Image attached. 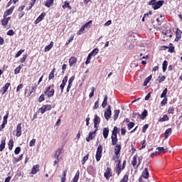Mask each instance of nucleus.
<instances>
[{"label":"nucleus","mask_w":182,"mask_h":182,"mask_svg":"<svg viewBox=\"0 0 182 182\" xmlns=\"http://www.w3.org/2000/svg\"><path fill=\"white\" fill-rule=\"evenodd\" d=\"M23 52H25V50H20L19 51H18V53L16 54L15 58H19V56L21 55H22V53H23Z\"/></svg>","instance_id":"52"},{"label":"nucleus","mask_w":182,"mask_h":182,"mask_svg":"<svg viewBox=\"0 0 182 182\" xmlns=\"http://www.w3.org/2000/svg\"><path fill=\"white\" fill-rule=\"evenodd\" d=\"M36 2V0H31L30 1V4H28V6L26 9V11H31V9H32V7L33 6V5H35Z\"/></svg>","instance_id":"24"},{"label":"nucleus","mask_w":182,"mask_h":182,"mask_svg":"<svg viewBox=\"0 0 182 182\" xmlns=\"http://www.w3.org/2000/svg\"><path fill=\"white\" fill-rule=\"evenodd\" d=\"M99 109V100L96 101L93 107L94 110H97Z\"/></svg>","instance_id":"55"},{"label":"nucleus","mask_w":182,"mask_h":182,"mask_svg":"<svg viewBox=\"0 0 182 182\" xmlns=\"http://www.w3.org/2000/svg\"><path fill=\"white\" fill-rule=\"evenodd\" d=\"M161 106H165L167 105V97L164 98V100L161 102Z\"/></svg>","instance_id":"59"},{"label":"nucleus","mask_w":182,"mask_h":182,"mask_svg":"<svg viewBox=\"0 0 182 182\" xmlns=\"http://www.w3.org/2000/svg\"><path fill=\"white\" fill-rule=\"evenodd\" d=\"M9 116V113H6V115L4 117V122L3 124H1L2 129L5 127V125L8 123V117Z\"/></svg>","instance_id":"16"},{"label":"nucleus","mask_w":182,"mask_h":182,"mask_svg":"<svg viewBox=\"0 0 182 182\" xmlns=\"http://www.w3.org/2000/svg\"><path fill=\"white\" fill-rule=\"evenodd\" d=\"M49 110H52V105H43L42 107H41L38 109V112H41L42 114L45 113L46 112H49Z\"/></svg>","instance_id":"4"},{"label":"nucleus","mask_w":182,"mask_h":182,"mask_svg":"<svg viewBox=\"0 0 182 182\" xmlns=\"http://www.w3.org/2000/svg\"><path fill=\"white\" fill-rule=\"evenodd\" d=\"M118 133H120V129H119L117 127H114V129L112 130V136H117Z\"/></svg>","instance_id":"22"},{"label":"nucleus","mask_w":182,"mask_h":182,"mask_svg":"<svg viewBox=\"0 0 182 182\" xmlns=\"http://www.w3.org/2000/svg\"><path fill=\"white\" fill-rule=\"evenodd\" d=\"M171 134V128H169L165 132V139H168V136Z\"/></svg>","instance_id":"36"},{"label":"nucleus","mask_w":182,"mask_h":182,"mask_svg":"<svg viewBox=\"0 0 182 182\" xmlns=\"http://www.w3.org/2000/svg\"><path fill=\"white\" fill-rule=\"evenodd\" d=\"M63 8L65 9V8H68V9H72V6L69 5V3L65 1V5L63 6Z\"/></svg>","instance_id":"54"},{"label":"nucleus","mask_w":182,"mask_h":182,"mask_svg":"<svg viewBox=\"0 0 182 182\" xmlns=\"http://www.w3.org/2000/svg\"><path fill=\"white\" fill-rule=\"evenodd\" d=\"M26 58H28V56L26 55H23V58H21L20 59L21 63H23V62H25V60H26Z\"/></svg>","instance_id":"60"},{"label":"nucleus","mask_w":182,"mask_h":182,"mask_svg":"<svg viewBox=\"0 0 182 182\" xmlns=\"http://www.w3.org/2000/svg\"><path fill=\"white\" fill-rule=\"evenodd\" d=\"M99 123H100V117H99L97 115H95L94 118V127L97 128Z\"/></svg>","instance_id":"17"},{"label":"nucleus","mask_w":182,"mask_h":182,"mask_svg":"<svg viewBox=\"0 0 182 182\" xmlns=\"http://www.w3.org/2000/svg\"><path fill=\"white\" fill-rule=\"evenodd\" d=\"M56 71L55 68H53V70L50 72L48 79L50 80V79H53L55 77V72Z\"/></svg>","instance_id":"35"},{"label":"nucleus","mask_w":182,"mask_h":182,"mask_svg":"<svg viewBox=\"0 0 182 182\" xmlns=\"http://www.w3.org/2000/svg\"><path fill=\"white\" fill-rule=\"evenodd\" d=\"M142 177L146 179L149 178V170L147 168H145L142 172Z\"/></svg>","instance_id":"21"},{"label":"nucleus","mask_w":182,"mask_h":182,"mask_svg":"<svg viewBox=\"0 0 182 182\" xmlns=\"http://www.w3.org/2000/svg\"><path fill=\"white\" fill-rule=\"evenodd\" d=\"M10 85H11V84L7 82L4 85V87H2V89H1V94L2 95H5V93H6V91L8 90Z\"/></svg>","instance_id":"19"},{"label":"nucleus","mask_w":182,"mask_h":182,"mask_svg":"<svg viewBox=\"0 0 182 182\" xmlns=\"http://www.w3.org/2000/svg\"><path fill=\"white\" fill-rule=\"evenodd\" d=\"M43 100H45V95L42 94L38 98V102L39 103H42Z\"/></svg>","instance_id":"51"},{"label":"nucleus","mask_w":182,"mask_h":182,"mask_svg":"<svg viewBox=\"0 0 182 182\" xmlns=\"http://www.w3.org/2000/svg\"><path fill=\"white\" fill-rule=\"evenodd\" d=\"M22 68V67H21V65H19L18 67H17L15 70H14V73L15 75H18V73H19V72H21V69Z\"/></svg>","instance_id":"50"},{"label":"nucleus","mask_w":182,"mask_h":182,"mask_svg":"<svg viewBox=\"0 0 182 182\" xmlns=\"http://www.w3.org/2000/svg\"><path fill=\"white\" fill-rule=\"evenodd\" d=\"M13 147H14V140L11 139L9 141V150H12Z\"/></svg>","instance_id":"47"},{"label":"nucleus","mask_w":182,"mask_h":182,"mask_svg":"<svg viewBox=\"0 0 182 182\" xmlns=\"http://www.w3.org/2000/svg\"><path fill=\"white\" fill-rule=\"evenodd\" d=\"M151 75H149L148 77H146L144 82L143 86H147V84H149L150 80H151Z\"/></svg>","instance_id":"31"},{"label":"nucleus","mask_w":182,"mask_h":182,"mask_svg":"<svg viewBox=\"0 0 182 182\" xmlns=\"http://www.w3.org/2000/svg\"><path fill=\"white\" fill-rule=\"evenodd\" d=\"M14 153L15 154H19V153H21V147L18 146L16 148V149L14 150Z\"/></svg>","instance_id":"61"},{"label":"nucleus","mask_w":182,"mask_h":182,"mask_svg":"<svg viewBox=\"0 0 182 182\" xmlns=\"http://www.w3.org/2000/svg\"><path fill=\"white\" fill-rule=\"evenodd\" d=\"M105 117L106 120H109V119H110V117H112V108H111L110 105L107 106V109L105 112Z\"/></svg>","instance_id":"6"},{"label":"nucleus","mask_w":182,"mask_h":182,"mask_svg":"<svg viewBox=\"0 0 182 182\" xmlns=\"http://www.w3.org/2000/svg\"><path fill=\"white\" fill-rule=\"evenodd\" d=\"M7 35H9V36H14V35H15V31H14V30H9L7 32Z\"/></svg>","instance_id":"58"},{"label":"nucleus","mask_w":182,"mask_h":182,"mask_svg":"<svg viewBox=\"0 0 182 182\" xmlns=\"http://www.w3.org/2000/svg\"><path fill=\"white\" fill-rule=\"evenodd\" d=\"M36 143V139H33L30 142H29V146L30 147H33Z\"/></svg>","instance_id":"48"},{"label":"nucleus","mask_w":182,"mask_h":182,"mask_svg":"<svg viewBox=\"0 0 182 182\" xmlns=\"http://www.w3.org/2000/svg\"><path fill=\"white\" fill-rule=\"evenodd\" d=\"M77 63V59L75 57H70V58L69 59V65L70 66V68L75 66V63Z\"/></svg>","instance_id":"10"},{"label":"nucleus","mask_w":182,"mask_h":182,"mask_svg":"<svg viewBox=\"0 0 182 182\" xmlns=\"http://www.w3.org/2000/svg\"><path fill=\"white\" fill-rule=\"evenodd\" d=\"M79 176H80V172L79 171H77L75 173V177L73 178V182H77V180H79Z\"/></svg>","instance_id":"37"},{"label":"nucleus","mask_w":182,"mask_h":182,"mask_svg":"<svg viewBox=\"0 0 182 182\" xmlns=\"http://www.w3.org/2000/svg\"><path fill=\"white\" fill-rule=\"evenodd\" d=\"M66 83H68V76H65L62 83L60 86V89H61V93H63V90L65 89V86L66 85Z\"/></svg>","instance_id":"8"},{"label":"nucleus","mask_w":182,"mask_h":182,"mask_svg":"<svg viewBox=\"0 0 182 182\" xmlns=\"http://www.w3.org/2000/svg\"><path fill=\"white\" fill-rule=\"evenodd\" d=\"M104 176L106 178H110V177H112V170L109 168H107Z\"/></svg>","instance_id":"15"},{"label":"nucleus","mask_w":182,"mask_h":182,"mask_svg":"<svg viewBox=\"0 0 182 182\" xmlns=\"http://www.w3.org/2000/svg\"><path fill=\"white\" fill-rule=\"evenodd\" d=\"M89 160V154H87L85 156L83 157L82 160L81 161L82 164H85L86 161Z\"/></svg>","instance_id":"42"},{"label":"nucleus","mask_w":182,"mask_h":182,"mask_svg":"<svg viewBox=\"0 0 182 182\" xmlns=\"http://www.w3.org/2000/svg\"><path fill=\"white\" fill-rule=\"evenodd\" d=\"M92 21H89L87 23L84 24L82 26L85 27V29H90V26H92Z\"/></svg>","instance_id":"38"},{"label":"nucleus","mask_w":182,"mask_h":182,"mask_svg":"<svg viewBox=\"0 0 182 182\" xmlns=\"http://www.w3.org/2000/svg\"><path fill=\"white\" fill-rule=\"evenodd\" d=\"M117 164L116 165L115 167V171L116 173H117L118 176L119 174H120V173H122V170H124V165L126 164V161H124L123 162V165L121 166H120V162H117Z\"/></svg>","instance_id":"5"},{"label":"nucleus","mask_w":182,"mask_h":182,"mask_svg":"<svg viewBox=\"0 0 182 182\" xmlns=\"http://www.w3.org/2000/svg\"><path fill=\"white\" fill-rule=\"evenodd\" d=\"M38 171H39V165H35L33 166L31 173L36 174V173H38Z\"/></svg>","instance_id":"18"},{"label":"nucleus","mask_w":182,"mask_h":182,"mask_svg":"<svg viewBox=\"0 0 182 182\" xmlns=\"http://www.w3.org/2000/svg\"><path fill=\"white\" fill-rule=\"evenodd\" d=\"M102 150H103V147L102 146V145H99L97 149V152L95 156L97 161H100V159L102 158Z\"/></svg>","instance_id":"3"},{"label":"nucleus","mask_w":182,"mask_h":182,"mask_svg":"<svg viewBox=\"0 0 182 182\" xmlns=\"http://www.w3.org/2000/svg\"><path fill=\"white\" fill-rule=\"evenodd\" d=\"M94 95H95V87H92L91 88V92L89 95V97H93Z\"/></svg>","instance_id":"56"},{"label":"nucleus","mask_w":182,"mask_h":182,"mask_svg":"<svg viewBox=\"0 0 182 182\" xmlns=\"http://www.w3.org/2000/svg\"><path fill=\"white\" fill-rule=\"evenodd\" d=\"M171 31L168 30L165 33V35H166V36H169V38H171L173 36V34H171Z\"/></svg>","instance_id":"62"},{"label":"nucleus","mask_w":182,"mask_h":182,"mask_svg":"<svg viewBox=\"0 0 182 182\" xmlns=\"http://www.w3.org/2000/svg\"><path fill=\"white\" fill-rule=\"evenodd\" d=\"M53 1L55 0H47L46 2V6H47V8H50V6H53Z\"/></svg>","instance_id":"28"},{"label":"nucleus","mask_w":182,"mask_h":182,"mask_svg":"<svg viewBox=\"0 0 182 182\" xmlns=\"http://www.w3.org/2000/svg\"><path fill=\"white\" fill-rule=\"evenodd\" d=\"M22 157H23V154H21L18 158H14L13 163H14V164H16L18 161H21V160H22Z\"/></svg>","instance_id":"29"},{"label":"nucleus","mask_w":182,"mask_h":182,"mask_svg":"<svg viewBox=\"0 0 182 182\" xmlns=\"http://www.w3.org/2000/svg\"><path fill=\"white\" fill-rule=\"evenodd\" d=\"M168 113L169 114H173V113H174V107H170L168 109Z\"/></svg>","instance_id":"53"},{"label":"nucleus","mask_w":182,"mask_h":182,"mask_svg":"<svg viewBox=\"0 0 182 182\" xmlns=\"http://www.w3.org/2000/svg\"><path fill=\"white\" fill-rule=\"evenodd\" d=\"M167 92H168V90H167V88H165L162 92V94L161 95V97L163 98H166L167 96Z\"/></svg>","instance_id":"41"},{"label":"nucleus","mask_w":182,"mask_h":182,"mask_svg":"<svg viewBox=\"0 0 182 182\" xmlns=\"http://www.w3.org/2000/svg\"><path fill=\"white\" fill-rule=\"evenodd\" d=\"M53 48V42L51 41L48 46H46L44 49V52H49L50 49Z\"/></svg>","instance_id":"23"},{"label":"nucleus","mask_w":182,"mask_h":182,"mask_svg":"<svg viewBox=\"0 0 182 182\" xmlns=\"http://www.w3.org/2000/svg\"><path fill=\"white\" fill-rule=\"evenodd\" d=\"M107 106V95H105L104 100L102 104L103 109Z\"/></svg>","instance_id":"30"},{"label":"nucleus","mask_w":182,"mask_h":182,"mask_svg":"<svg viewBox=\"0 0 182 182\" xmlns=\"http://www.w3.org/2000/svg\"><path fill=\"white\" fill-rule=\"evenodd\" d=\"M111 139H112V146L116 145L117 144V136L112 135Z\"/></svg>","instance_id":"32"},{"label":"nucleus","mask_w":182,"mask_h":182,"mask_svg":"<svg viewBox=\"0 0 182 182\" xmlns=\"http://www.w3.org/2000/svg\"><path fill=\"white\" fill-rule=\"evenodd\" d=\"M147 129H149V124H145L142 128L143 133H146V130H147Z\"/></svg>","instance_id":"63"},{"label":"nucleus","mask_w":182,"mask_h":182,"mask_svg":"<svg viewBox=\"0 0 182 182\" xmlns=\"http://www.w3.org/2000/svg\"><path fill=\"white\" fill-rule=\"evenodd\" d=\"M102 134H103L105 139L108 137V136H109V128H104Z\"/></svg>","instance_id":"27"},{"label":"nucleus","mask_w":182,"mask_h":182,"mask_svg":"<svg viewBox=\"0 0 182 182\" xmlns=\"http://www.w3.org/2000/svg\"><path fill=\"white\" fill-rule=\"evenodd\" d=\"M85 31H86V28L84 27V26H82L81 28L77 33V35H82V33H85Z\"/></svg>","instance_id":"43"},{"label":"nucleus","mask_w":182,"mask_h":182,"mask_svg":"<svg viewBox=\"0 0 182 182\" xmlns=\"http://www.w3.org/2000/svg\"><path fill=\"white\" fill-rule=\"evenodd\" d=\"M22 87H23V84H21V85H18V87L16 88V92H19V90L22 89Z\"/></svg>","instance_id":"64"},{"label":"nucleus","mask_w":182,"mask_h":182,"mask_svg":"<svg viewBox=\"0 0 182 182\" xmlns=\"http://www.w3.org/2000/svg\"><path fill=\"white\" fill-rule=\"evenodd\" d=\"M97 53H99V50L98 48H95L89 55H91V56H96Z\"/></svg>","instance_id":"40"},{"label":"nucleus","mask_w":182,"mask_h":182,"mask_svg":"<svg viewBox=\"0 0 182 182\" xmlns=\"http://www.w3.org/2000/svg\"><path fill=\"white\" fill-rule=\"evenodd\" d=\"M132 166H134V167H139V166H140V159H139V163L137 164V155H134L133 157V161L132 162Z\"/></svg>","instance_id":"12"},{"label":"nucleus","mask_w":182,"mask_h":182,"mask_svg":"<svg viewBox=\"0 0 182 182\" xmlns=\"http://www.w3.org/2000/svg\"><path fill=\"white\" fill-rule=\"evenodd\" d=\"M167 60H164V63H163V67H162V69H163V72H166V69H167Z\"/></svg>","instance_id":"45"},{"label":"nucleus","mask_w":182,"mask_h":182,"mask_svg":"<svg viewBox=\"0 0 182 182\" xmlns=\"http://www.w3.org/2000/svg\"><path fill=\"white\" fill-rule=\"evenodd\" d=\"M120 150H122V146L120 145H117L114 147V154L113 157V160H114L115 163H120V160L119 158L120 157Z\"/></svg>","instance_id":"2"},{"label":"nucleus","mask_w":182,"mask_h":182,"mask_svg":"<svg viewBox=\"0 0 182 182\" xmlns=\"http://www.w3.org/2000/svg\"><path fill=\"white\" fill-rule=\"evenodd\" d=\"M147 114H148V112L146 111V109H144L141 114V119L142 120H144L146 117H147Z\"/></svg>","instance_id":"33"},{"label":"nucleus","mask_w":182,"mask_h":182,"mask_svg":"<svg viewBox=\"0 0 182 182\" xmlns=\"http://www.w3.org/2000/svg\"><path fill=\"white\" fill-rule=\"evenodd\" d=\"M164 1L151 0L149 1V5H151L154 9H159L163 6Z\"/></svg>","instance_id":"1"},{"label":"nucleus","mask_w":182,"mask_h":182,"mask_svg":"<svg viewBox=\"0 0 182 182\" xmlns=\"http://www.w3.org/2000/svg\"><path fill=\"white\" fill-rule=\"evenodd\" d=\"M127 127H128V130H132V129H133V127H134V122H129L127 124Z\"/></svg>","instance_id":"49"},{"label":"nucleus","mask_w":182,"mask_h":182,"mask_svg":"<svg viewBox=\"0 0 182 182\" xmlns=\"http://www.w3.org/2000/svg\"><path fill=\"white\" fill-rule=\"evenodd\" d=\"M92 54H89L87 58V60L85 61V65H89V63H90V60L92 59Z\"/></svg>","instance_id":"46"},{"label":"nucleus","mask_w":182,"mask_h":182,"mask_svg":"<svg viewBox=\"0 0 182 182\" xmlns=\"http://www.w3.org/2000/svg\"><path fill=\"white\" fill-rule=\"evenodd\" d=\"M14 9H15V6H12L9 9L6 10L4 12V18H6V16H9V15H12V13L14 12Z\"/></svg>","instance_id":"11"},{"label":"nucleus","mask_w":182,"mask_h":182,"mask_svg":"<svg viewBox=\"0 0 182 182\" xmlns=\"http://www.w3.org/2000/svg\"><path fill=\"white\" fill-rule=\"evenodd\" d=\"M181 34L182 32L180 31V29H177L176 32V37L175 38L176 42H178L180 39H181Z\"/></svg>","instance_id":"14"},{"label":"nucleus","mask_w":182,"mask_h":182,"mask_svg":"<svg viewBox=\"0 0 182 182\" xmlns=\"http://www.w3.org/2000/svg\"><path fill=\"white\" fill-rule=\"evenodd\" d=\"M53 95H55V90L52 89L48 92L47 96L48 97H52Z\"/></svg>","instance_id":"44"},{"label":"nucleus","mask_w":182,"mask_h":182,"mask_svg":"<svg viewBox=\"0 0 182 182\" xmlns=\"http://www.w3.org/2000/svg\"><path fill=\"white\" fill-rule=\"evenodd\" d=\"M9 21H11V17H4V19L1 21V23L5 26V25H8V22H9Z\"/></svg>","instance_id":"25"},{"label":"nucleus","mask_w":182,"mask_h":182,"mask_svg":"<svg viewBox=\"0 0 182 182\" xmlns=\"http://www.w3.org/2000/svg\"><path fill=\"white\" fill-rule=\"evenodd\" d=\"M156 151H155L156 154H160V151H162V153H166L167 151H168V149H164V147H158L156 148Z\"/></svg>","instance_id":"20"},{"label":"nucleus","mask_w":182,"mask_h":182,"mask_svg":"<svg viewBox=\"0 0 182 182\" xmlns=\"http://www.w3.org/2000/svg\"><path fill=\"white\" fill-rule=\"evenodd\" d=\"M21 134H22V125L21 124H18L17 125V128H16V136L17 137H20Z\"/></svg>","instance_id":"13"},{"label":"nucleus","mask_w":182,"mask_h":182,"mask_svg":"<svg viewBox=\"0 0 182 182\" xmlns=\"http://www.w3.org/2000/svg\"><path fill=\"white\" fill-rule=\"evenodd\" d=\"M169 118L167 114H164L162 117H161L159 119V122H168Z\"/></svg>","instance_id":"26"},{"label":"nucleus","mask_w":182,"mask_h":182,"mask_svg":"<svg viewBox=\"0 0 182 182\" xmlns=\"http://www.w3.org/2000/svg\"><path fill=\"white\" fill-rule=\"evenodd\" d=\"M114 120H117V118L119 117V114H120V110L117 109L114 111Z\"/></svg>","instance_id":"34"},{"label":"nucleus","mask_w":182,"mask_h":182,"mask_svg":"<svg viewBox=\"0 0 182 182\" xmlns=\"http://www.w3.org/2000/svg\"><path fill=\"white\" fill-rule=\"evenodd\" d=\"M96 129L94 132H90L88 134V137L86 138V141L89 142L90 140H93V138L96 137Z\"/></svg>","instance_id":"7"},{"label":"nucleus","mask_w":182,"mask_h":182,"mask_svg":"<svg viewBox=\"0 0 182 182\" xmlns=\"http://www.w3.org/2000/svg\"><path fill=\"white\" fill-rule=\"evenodd\" d=\"M60 154H62V149H59L55 151V158L58 161H60V160H62V156H60Z\"/></svg>","instance_id":"9"},{"label":"nucleus","mask_w":182,"mask_h":182,"mask_svg":"<svg viewBox=\"0 0 182 182\" xmlns=\"http://www.w3.org/2000/svg\"><path fill=\"white\" fill-rule=\"evenodd\" d=\"M5 144H6V143L5 142V139H4L0 144V151H2L4 149H5Z\"/></svg>","instance_id":"39"},{"label":"nucleus","mask_w":182,"mask_h":182,"mask_svg":"<svg viewBox=\"0 0 182 182\" xmlns=\"http://www.w3.org/2000/svg\"><path fill=\"white\" fill-rule=\"evenodd\" d=\"M159 83H161V82H164V80H166V76H161V77H158Z\"/></svg>","instance_id":"57"}]
</instances>
